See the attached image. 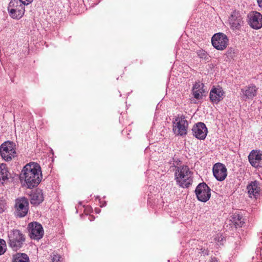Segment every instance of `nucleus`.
<instances>
[{"mask_svg":"<svg viewBox=\"0 0 262 262\" xmlns=\"http://www.w3.org/2000/svg\"><path fill=\"white\" fill-rule=\"evenodd\" d=\"M42 173L40 166L37 163L27 164L20 174V180H24L28 188L36 187L41 182Z\"/></svg>","mask_w":262,"mask_h":262,"instance_id":"1","label":"nucleus"},{"mask_svg":"<svg viewBox=\"0 0 262 262\" xmlns=\"http://www.w3.org/2000/svg\"><path fill=\"white\" fill-rule=\"evenodd\" d=\"M174 176L177 184L181 187L188 188L192 183V172L187 166L178 167Z\"/></svg>","mask_w":262,"mask_h":262,"instance_id":"2","label":"nucleus"},{"mask_svg":"<svg viewBox=\"0 0 262 262\" xmlns=\"http://www.w3.org/2000/svg\"><path fill=\"white\" fill-rule=\"evenodd\" d=\"M8 244L14 251L23 247L26 240L25 235L18 229H12L8 232Z\"/></svg>","mask_w":262,"mask_h":262,"instance_id":"3","label":"nucleus"},{"mask_svg":"<svg viewBox=\"0 0 262 262\" xmlns=\"http://www.w3.org/2000/svg\"><path fill=\"white\" fill-rule=\"evenodd\" d=\"M0 155L6 161L9 162L16 156V151L14 148V144L10 141L3 143L0 146Z\"/></svg>","mask_w":262,"mask_h":262,"instance_id":"4","label":"nucleus"},{"mask_svg":"<svg viewBox=\"0 0 262 262\" xmlns=\"http://www.w3.org/2000/svg\"><path fill=\"white\" fill-rule=\"evenodd\" d=\"M173 130L175 134L183 136L187 134L188 126V121L183 115H178L173 122Z\"/></svg>","mask_w":262,"mask_h":262,"instance_id":"5","label":"nucleus"},{"mask_svg":"<svg viewBox=\"0 0 262 262\" xmlns=\"http://www.w3.org/2000/svg\"><path fill=\"white\" fill-rule=\"evenodd\" d=\"M15 215L19 217H25L29 211V202L25 197L17 198L15 201Z\"/></svg>","mask_w":262,"mask_h":262,"instance_id":"6","label":"nucleus"},{"mask_svg":"<svg viewBox=\"0 0 262 262\" xmlns=\"http://www.w3.org/2000/svg\"><path fill=\"white\" fill-rule=\"evenodd\" d=\"M10 16L13 19H19L22 17L25 13V6L14 0L10 2L8 7Z\"/></svg>","mask_w":262,"mask_h":262,"instance_id":"7","label":"nucleus"},{"mask_svg":"<svg viewBox=\"0 0 262 262\" xmlns=\"http://www.w3.org/2000/svg\"><path fill=\"white\" fill-rule=\"evenodd\" d=\"M197 199L202 202H206L211 196V189L204 182L200 183L195 189Z\"/></svg>","mask_w":262,"mask_h":262,"instance_id":"8","label":"nucleus"},{"mask_svg":"<svg viewBox=\"0 0 262 262\" xmlns=\"http://www.w3.org/2000/svg\"><path fill=\"white\" fill-rule=\"evenodd\" d=\"M229 42L227 36L222 33H217L213 35L211 38V43L214 48L218 50L225 49Z\"/></svg>","mask_w":262,"mask_h":262,"instance_id":"9","label":"nucleus"},{"mask_svg":"<svg viewBox=\"0 0 262 262\" xmlns=\"http://www.w3.org/2000/svg\"><path fill=\"white\" fill-rule=\"evenodd\" d=\"M29 236L34 240H39L44 234V231L41 225L37 222L30 223L28 225Z\"/></svg>","mask_w":262,"mask_h":262,"instance_id":"10","label":"nucleus"},{"mask_svg":"<svg viewBox=\"0 0 262 262\" xmlns=\"http://www.w3.org/2000/svg\"><path fill=\"white\" fill-rule=\"evenodd\" d=\"M248 24L254 29L262 28V15L257 11H251L248 15Z\"/></svg>","mask_w":262,"mask_h":262,"instance_id":"11","label":"nucleus"},{"mask_svg":"<svg viewBox=\"0 0 262 262\" xmlns=\"http://www.w3.org/2000/svg\"><path fill=\"white\" fill-rule=\"evenodd\" d=\"M212 170L213 176L217 181H224L227 176V168L222 163L215 164L213 166Z\"/></svg>","mask_w":262,"mask_h":262,"instance_id":"12","label":"nucleus"},{"mask_svg":"<svg viewBox=\"0 0 262 262\" xmlns=\"http://www.w3.org/2000/svg\"><path fill=\"white\" fill-rule=\"evenodd\" d=\"M229 22L232 29H239L244 23L241 13L237 11L232 12L229 18Z\"/></svg>","mask_w":262,"mask_h":262,"instance_id":"13","label":"nucleus"},{"mask_svg":"<svg viewBox=\"0 0 262 262\" xmlns=\"http://www.w3.org/2000/svg\"><path fill=\"white\" fill-rule=\"evenodd\" d=\"M193 135L198 139H204L207 134V128L204 123L198 122L192 129Z\"/></svg>","mask_w":262,"mask_h":262,"instance_id":"14","label":"nucleus"},{"mask_svg":"<svg viewBox=\"0 0 262 262\" xmlns=\"http://www.w3.org/2000/svg\"><path fill=\"white\" fill-rule=\"evenodd\" d=\"M257 89L253 84L245 86L241 89V95L244 100L252 99L256 95Z\"/></svg>","mask_w":262,"mask_h":262,"instance_id":"15","label":"nucleus"},{"mask_svg":"<svg viewBox=\"0 0 262 262\" xmlns=\"http://www.w3.org/2000/svg\"><path fill=\"white\" fill-rule=\"evenodd\" d=\"M225 92L221 87L214 88L210 92L209 98L213 103L217 104L224 97Z\"/></svg>","mask_w":262,"mask_h":262,"instance_id":"16","label":"nucleus"},{"mask_svg":"<svg viewBox=\"0 0 262 262\" xmlns=\"http://www.w3.org/2000/svg\"><path fill=\"white\" fill-rule=\"evenodd\" d=\"M248 160L252 166L258 167L262 161V152L259 150H252L248 156Z\"/></svg>","mask_w":262,"mask_h":262,"instance_id":"17","label":"nucleus"},{"mask_svg":"<svg viewBox=\"0 0 262 262\" xmlns=\"http://www.w3.org/2000/svg\"><path fill=\"white\" fill-rule=\"evenodd\" d=\"M204 86V84L200 81L195 82L193 84L192 94L195 99L199 100L202 98L203 94L205 93Z\"/></svg>","mask_w":262,"mask_h":262,"instance_id":"18","label":"nucleus"},{"mask_svg":"<svg viewBox=\"0 0 262 262\" xmlns=\"http://www.w3.org/2000/svg\"><path fill=\"white\" fill-rule=\"evenodd\" d=\"M44 199L41 190L36 189L30 194V202L34 205L40 204Z\"/></svg>","mask_w":262,"mask_h":262,"instance_id":"19","label":"nucleus"},{"mask_svg":"<svg viewBox=\"0 0 262 262\" xmlns=\"http://www.w3.org/2000/svg\"><path fill=\"white\" fill-rule=\"evenodd\" d=\"M248 192L250 198L256 197L260 192V187L259 184L256 181L251 182L247 187Z\"/></svg>","mask_w":262,"mask_h":262,"instance_id":"20","label":"nucleus"},{"mask_svg":"<svg viewBox=\"0 0 262 262\" xmlns=\"http://www.w3.org/2000/svg\"><path fill=\"white\" fill-rule=\"evenodd\" d=\"M10 173L6 164H0V184H4L9 179Z\"/></svg>","mask_w":262,"mask_h":262,"instance_id":"21","label":"nucleus"},{"mask_svg":"<svg viewBox=\"0 0 262 262\" xmlns=\"http://www.w3.org/2000/svg\"><path fill=\"white\" fill-rule=\"evenodd\" d=\"M231 221L236 228L242 227L245 223L242 215L237 213H234L232 215Z\"/></svg>","mask_w":262,"mask_h":262,"instance_id":"22","label":"nucleus"},{"mask_svg":"<svg viewBox=\"0 0 262 262\" xmlns=\"http://www.w3.org/2000/svg\"><path fill=\"white\" fill-rule=\"evenodd\" d=\"M12 262H29V258L25 253H17L13 255Z\"/></svg>","mask_w":262,"mask_h":262,"instance_id":"23","label":"nucleus"},{"mask_svg":"<svg viewBox=\"0 0 262 262\" xmlns=\"http://www.w3.org/2000/svg\"><path fill=\"white\" fill-rule=\"evenodd\" d=\"M196 54L201 59L208 60L209 59L210 56L207 52L205 50L200 49L196 51Z\"/></svg>","mask_w":262,"mask_h":262,"instance_id":"24","label":"nucleus"},{"mask_svg":"<svg viewBox=\"0 0 262 262\" xmlns=\"http://www.w3.org/2000/svg\"><path fill=\"white\" fill-rule=\"evenodd\" d=\"M6 250V243L4 239L0 238V255L3 254Z\"/></svg>","mask_w":262,"mask_h":262,"instance_id":"25","label":"nucleus"},{"mask_svg":"<svg viewBox=\"0 0 262 262\" xmlns=\"http://www.w3.org/2000/svg\"><path fill=\"white\" fill-rule=\"evenodd\" d=\"M52 260V262H62L63 258L60 255L58 254H53Z\"/></svg>","mask_w":262,"mask_h":262,"instance_id":"26","label":"nucleus"},{"mask_svg":"<svg viewBox=\"0 0 262 262\" xmlns=\"http://www.w3.org/2000/svg\"><path fill=\"white\" fill-rule=\"evenodd\" d=\"M17 1L19 4H23L24 6H25L30 4L33 1V0H18Z\"/></svg>","mask_w":262,"mask_h":262,"instance_id":"27","label":"nucleus"},{"mask_svg":"<svg viewBox=\"0 0 262 262\" xmlns=\"http://www.w3.org/2000/svg\"><path fill=\"white\" fill-rule=\"evenodd\" d=\"M209 262H220L219 259L215 257H211Z\"/></svg>","mask_w":262,"mask_h":262,"instance_id":"28","label":"nucleus"},{"mask_svg":"<svg viewBox=\"0 0 262 262\" xmlns=\"http://www.w3.org/2000/svg\"><path fill=\"white\" fill-rule=\"evenodd\" d=\"M5 209V206L4 204H0V213H2L4 211Z\"/></svg>","mask_w":262,"mask_h":262,"instance_id":"29","label":"nucleus"},{"mask_svg":"<svg viewBox=\"0 0 262 262\" xmlns=\"http://www.w3.org/2000/svg\"><path fill=\"white\" fill-rule=\"evenodd\" d=\"M258 6L260 8H262V0H257Z\"/></svg>","mask_w":262,"mask_h":262,"instance_id":"30","label":"nucleus"}]
</instances>
